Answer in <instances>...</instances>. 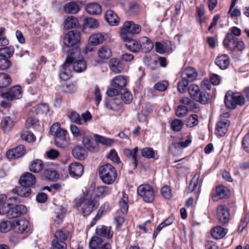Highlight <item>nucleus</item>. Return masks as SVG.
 Instances as JSON below:
<instances>
[{
  "mask_svg": "<svg viewBox=\"0 0 249 249\" xmlns=\"http://www.w3.org/2000/svg\"><path fill=\"white\" fill-rule=\"evenodd\" d=\"M11 62L7 58L0 57V70H6L11 66Z\"/></svg>",
  "mask_w": 249,
  "mask_h": 249,
  "instance_id": "0e129e2a",
  "label": "nucleus"
},
{
  "mask_svg": "<svg viewBox=\"0 0 249 249\" xmlns=\"http://www.w3.org/2000/svg\"><path fill=\"white\" fill-rule=\"evenodd\" d=\"M126 80L121 75L115 77L112 81L111 86L122 89L126 85Z\"/></svg>",
  "mask_w": 249,
  "mask_h": 249,
  "instance_id": "72a5a7b5",
  "label": "nucleus"
},
{
  "mask_svg": "<svg viewBox=\"0 0 249 249\" xmlns=\"http://www.w3.org/2000/svg\"><path fill=\"white\" fill-rule=\"evenodd\" d=\"M95 141L105 145H110L114 143V141L110 138H106L98 134L94 135Z\"/></svg>",
  "mask_w": 249,
  "mask_h": 249,
  "instance_id": "603ef678",
  "label": "nucleus"
},
{
  "mask_svg": "<svg viewBox=\"0 0 249 249\" xmlns=\"http://www.w3.org/2000/svg\"><path fill=\"white\" fill-rule=\"evenodd\" d=\"M179 102L180 103L184 105L187 108L190 110H194L196 108V105L195 103L190 99L189 97H183L179 99Z\"/></svg>",
  "mask_w": 249,
  "mask_h": 249,
  "instance_id": "a18cd8bd",
  "label": "nucleus"
},
{
  "mask_svg": "<svg viewBox=\"0 0 249 249\" xmlns=\"http://www.w3.org/2000/svg\"><path fill=\"white\" fill-rule=\"evenodd\" d=\"M111 51L107 46H103L98 50V55L101 58L108 59L111 55Z\"/></svg>",
  "mask_w": 249,
  "mask_h": 249,
  "instance_id": "864d4df0",
  "label": "nucleus"
},
{
  "mask_svg": "<svg viewBox=\"0 0 249 249\" xmlns=\"http://www.w3.org/2000/svg\"><path fill=\"white\" fill-rule=\"evenodd\" d=\"M168 86V82L164 80L161 82H158L154 85V89L156 90L163 91L165 90Z\"/></svg>",
  "mask_w": 249,
  "mask_h": 249,
  "instance_id": "e2e57ef3",
  "label": "nucleus"
},
{
  "mask_svg": "<svg viewBox=\"0 0 249 249\" xmlns=\"http://www.w3.org/2000/svg\"><path fill=\"white\" fill-rule=\"evenodd\" d=\"M141 155L142 157L148 159L158 158L157 153L150 147H145L142 149Z\"/></svg>",
  "mask_w": 249,
  "mask_h": 249,
  "instance_id": "37998d69",
  "label": "nucleus"
},
{
  "mask_svg": "<svg viewBox=\"0 0 249 249\" xmlns=\"http://www.w3.org/2000/svg\"><path fill=\"white\" fill-rule=\"evenodd\" d=\"M78 26V20L73 16H69L65 20L64 27L67 29L76 28Z\"/></svg>",
  "mask_w": 249,
  "mask_h": 249,
  "instance_id": "ea45409f",
  "label": "nucleus"
},
{
  "mask_svg": "<svg viewBox=\"0 0 249 249\" xmlns=\"http://www.w3.org/2000/svg\"><path fill=\"white\" fill-rule=\"evenodd\" d=\"M231 196L230 189L221 184H219V199H227Z\"/></svg>",
  "mask_w": 249,
  "mask_h": 249,
  "instance_id": "a19ab883",
  "label": "nucleus"
},
{
  "mask_svg": "<svg viewBox=\"0 0 249 249\" xmlns=\"http://www.w3.org/2000/svg\"><path fill=\"white\" fill-rule=\"evenodd\" d=\"M69 231L63 229L57 231L55 234V238L52 241V245L56 249H67L65 241L67 239Z\"/></svg>",
  "mask_w": 249,
  "mask_h": 249,
  "instance_id": "1a4fd4ad",
  "label": "nucleus"
},
{
  "mask_svg": "<svg viewBox=\"0 0 249 249\" xmlns=\"http://www.w3.org/2000/svg\"><path fill=\"white\" fill-rule=\"evenodd\" d=\"M12 82L11 77L7 73H0V89L8 87Z\"/></svg>",
  "mask_w": 249,
  "mask_h": 249,
  "instance_id": "e433bc0d",
  "label": "nucleus"
},
{
  "mask_svg": "<svg viewBox=\"0 0 249 249\" xmlns=\"http://www.w3.org/2000/svg\"><path fill=\"white\" fill-rule=\"evenodd\" d=\"M13 224L14 229L18 227V231L21 233L28 232L30 229L29 222L25 219H21L19 221H13Z\"/></svg>",
  "mask_w": 249,
  "mask_h": 249,
  "instance_id": "4be33fe9",
  "label": "nucleus"
},
{
  "mask_svg": "<svg viewBox=\"0 0 249 249\" xmlns=\"http://www.w3.org/2000/svg\"><path fill=\"white\" fill-rule=\"evenodd\" d=\"M105 18L108 23L112 26H116L120 22L119 18L111 10H107L105 15Z\"/></svg>",
  "mask_w": 249,
  "mask_h": 249,
  "instance_id": "bb28decb",
  "label": "nucleus"
},
{
  "mask_svg": "<svg viewBox=\"0 0 249 249\" xmlns=\"http://www.w3.org/2000/svg\"><path fill=\"white\" fill-rule=\"evenodd\" d=\"M84 151V149L83 147L78 146L72 149V154L75 159L82 160L85 159Z\"/></svg>",
  "mask_w": 249,
  "mask_h": 249,
  "instance_id": "8fccbe9b",
  "label": "nucleus"
},
{
  "mask_svg": "<svg viewBox=\"0 0 249 249\" xmlns=\"http://www.w3.org/2000/svg\"><path fill=\"white\" fill-rule=\"evenodd\" d=\"M14 53V49L12 46L0 48V57L9 59Z\"/></svg>",
  "mask_w": 249,
  "mask_h": 249,
  "instance_id": "79ce46f5",
  "label": "nucleus"
},
{
  "mask_svg": "<svg viewBox=\"0 0 249 249\" xmlns=\"http://www.w3.org/2000/svg\"><path fill=\"white\" fill-rule=\"evenodd\" d=\"M11 229H14L12 221H3L0 223V231L1 232H6L10 231Z\"/></svg>",
  "mask_w": 249,
  "mask_h": 249,
  "instance_id": "6e6d98bb",
  "label": "nucleus"
},
{
  "mask_svg": "<svg viewBox=\"0 0 249 249\" xmlns=\"http://www.w3.org/2000/svg\"><path fill=\"white\" fill-rule=\"evenodd\" d=\"M105 39L104 35L101 33H96L90 36L89 42L93 46H96L103 42Z\"/></svg>",
  "mask_w": 249,
  "mask_h": 249,
  "instance_id": "c9c22d12",
  "label": "nucleus"
},
{
  "mask_svg": "<svg viewBox=\"0 0 249 249\" xmlns=\"http://www.w3.org/2000/svg\"><path fill=\"white\" fill-rule=\"evenodd\" d=\"M181 78L191 82L195 81L197 77L196 70L191 67H187L181 73Z\"/></svg>",
  "mask_w": 249,
  "mask_h": 249,
  "instance_id": "412c9836",
  "label": "nucleus"
},
{
  "mask_svg": "<svg viewBox=\"0 0 249 249\" xmlns=\"http://www.w3.org/2000/svg\"><path fill=\"white\" fill-rule=\"evenodd\" d=\"M43 179L55 181L59 178V174L53 168L46 167L40 174Z\"/></svg>",
  "mask_w": 249,
  "mask_h": 249,
  "instance_id": "a211bd4d",
  "label": "nucleus"
},
{
  "mask_svg": "<svg viewBox=\"0 0 249 249\" xmlns=\"http://www.w3.org/2000/svg\"><path fill=\"white\" fill-rule=\"evenodd\" d=\"M84 172L82 164L78 162L71 163L69 167V172L71 177L78 178L80 177Z\"/></svg>",
  "mask_w": 249,
  "mask_h": 249,
  "instance_id": "6ab92c4d",
  "label": "nucleus"
},
{
  "mask_svg": "<svg viewBox=\"0 0 249 249\" xmlns=\"http://www.w3.org/2000/svg\"><path fill=\"white\" fill-rule=\"evenodd\" d=\"M123 40L126 42L125 44L126 48L130 51L133 53H138L140 51V43H139L137 40L131 39L129 36L128 39Z\"/></svg>",
  "mask_w": 249,
  "mask_h": 249,
  "instance_id": "2f4dec72",
  "label": "nucleus"
},
{
  "mask_svg": "<svg viewBox=\"0 0 249 249\" xmlns=\"http://www.w3.org/2000/svg\"><path fill=\"white\" fill-rule=\"evenodd\" d=\"M230 217V212L229 208L225 205H219V222L227 224L229 222Z\"/></svg>",
  "mask_w": 249,
  "mask_h": 249,
  "instance_id": "aec40b11",
  "label": "nucleus"
},
{
  "mask_svg": "<svg viewBox=\"0 0 249 249\" xmlns=\"http://www.w3.org/2000/svg\"><path fill=\"white\" fill-rule=\"evenodd\" d=\"M108 65L110 70L116 73L121 72L123 70L122 63L116 58H111L109 60Z\"/></svg>",
  "mask_w": 249,
  "mask_h": 249,
  "instance_id": "7c9ffc66",
  "label": "nucleus"
},
{
  "mask_svg": "<svg viewBox=\"0 0 249 249\" xmlns=\"http://www.w3.org/2000/svg\"><path fill=\"white\" fill-rule=\"evenodd\" d=\"M189 108L182 105H179L176 109V114L178 117H182L187 115Z\"/></svg>",
  "mask_w": 249,
  "mask_h": 249,
  "instance_id": "bf43d9fd",
  "label": "nucleus"
},
{
  "mask_svg": "<svg viewBox=\"0 0 249 249\" xmlns=\"http://www.w3.org/2000/svg\"><path fill=\"white\" fill-rule=\"evenodd\" d=\"M96 233L99 236L111 238L113 235V232L111 231V227L104 225L101 226L96 228Z\"/></svg>",
  "mask_w": 249,
  "mask_h": 249,
  "instance_id": "cd10ccee",
  "label": "nucleus"
},
{
  "mask_svg": "<svg viewBox=\"0 0 249 249\" xmlns=\"http://www.w3.org/2000/svg\"><path fill=\"white\" fill-rule=\"evenodd\" d=\"M80 39V34L79 32L75 31H71L65 34L63 39V43L65 46L68 48L72 47V48L68 51V55H70L71 53L74 56L75 54H80V52L78 46Z\"/></svg>",
  "mask_w": 249,
  "mask_h": 249,
  "instance_id": "f03ea898",
  "label": "nucleus"
},
{
  "mask_svg": "<svg viewBox=\"0 0 249 249\" xmlns=\"http://www.w3.org/2000/svg\"><path fill=\"white\" fill-rule=\"evenodd\" d=\"M174 221V218L172 216H169L164 221L161 223L157 228L156 230L153 233V237L156 238L159 232L164 227L169 226L172 224Z\"/></svg>",
  "mask_w": 249,
  "mask_h": 249,
  "instance_id": "4c0bfd02",
  "label": "nucleus"
},
{
  "mask_svg": "<svg viewBox=\"0 0 249 249\" xmlns=\"http://www.w3.org/2000/svg\"><path fill=\"white\" fill-rule=\"evenodd\" d=\"M141 31V27L133 21H125L121 29L120 36L123 40L128 39L129 35L138 34Z\"/></svg>",
  "mask_w": 249,
  "mask_h": 249,
  "instance_id": "0eeeda50",
  "label": "nucleus"
},
{
  "mask_svg": "<svg viewBox=\"0 0 249 249\" xmlns=\"http://www.w3.org/2000/svg\"><path fill=\"white\" fill-rule=\"evenodd\" d=\"M242 146L246 152L249 153V130L242 139Z\"/></svg>",
  "mask_w": 249,
  "mask_h": 249,
  "instance_id": "69168bd1",
  "label": "nucleus"
},
{
  "mask_svg": "<svg viewBox=\"0 0 249 249\" xmlns=\"http://www.w3.org/2000/svg\"><path fill=\"white\" fill-rule=\"evenodd\" d=\"M99 177L102 181L107 184H111L115 181L117 172L116 169L110 164L106 163L99 168Z\"/></svg>",
  "mask_w": 249,
  "mask_h": 249,
  "instance_id": "7ed1b4c3",
  "label": "nucleus"
},
{
  "mask_svg": "<svg viewBox=\"0 0 249 249\" xmlns=\"http://www.w3.org/2000/svg\"><path fill=\"white\" fill-rule=\"evenodd\" d=\"M13 192L21 197H27L30 196L31 190L30 188L20 185L13 189Z\"/></svg>",
  "mask_w": 249,
  "mask_h": 249,
  "instance_id": "f704fd0d",
  "label": "nucleus"
},
{
  "mask_svg": "<svg viewBox=\"0 0 249 249\" xmlns=\"http://www.w3.org/2000/svg\"><path fill=\"white\" fill-rule=\"evenodd\" d=\"M76 206L80 209L84 216L89 215L93 211L95 202L91 198L79 199L76 203Z\"/></svg>",
  "mask_w": 249,
  "mask_h": 249,
  "instance_id": "9d476101",
  "label": "nucleus"
},
{
  "mask_svg": "<svg viewBox=\"0 0 249 249\" xmlns=\"http://www.w3.org/2000/svg\"><path fill=\"white\" fill-rule=\"evenodd\" d=\"M64 9L67 13L75 14L79 10V7L76 2H70L65 5Z\"/></svg>",
  "mask_w": 249,
  "mask_h": 249,
  "instance_id": "c03bdc74",
  "label": "nucleus"
},
{
  "mask_svg": "<svg viewBox=\"0 0 249 249\" xmlns=\"http://www.w3.org/2000/svg\"><path fill=\"white\" fill-rule=\"evenodd\" d=\"M223 44L225 48L232 52L236 50L242 52L245 49L244 42L242 40H238L230 33L226 35Z\"/></svg>",
  "mask_w": 249,
  "mask_h": 249,
  "instance_id": "39448f33",
  "label": "nucleus"
},
{
  "mask_svg": "<svg viewBox=\"0 0 249 249\" xmlns=\"http://www.w3.org/2000/svg\"><path fill=\"white\" fill-rule=\"evenodd\" d=\"M188 91L191 98L202 104L208 103L209 100V95L204 91H201L199 87L196 84H192L189 86Z\"/></svg>",
  "mask_w": 249,
  "mask_h": 249,
  "instance_id": "423d86ee",
  "label": "nucleus"
},
{
  "mask_svg": "<svg viewBox=\"0 0 249 249\" xmlns=\"http://www.w3.org/2000/svg\"><path fill=\"white\" fill-rule=\"evenodd\" d=\"M231 116L229 112H223L220 115L221 120H219V136L223 137L227 132L230 121L227 119Z\"/></svg>",
  "mask_w": 249,
  "mask_h": 249,
  "instance_id": "ddd939ff",
  "label": "nucleus"
},
{
  "mask_svg": "<svg viewBox=\"0 0 249 249\" xmlns=\"http://www.w3.org/2000/svg\"><path fill=\"white\" fill-rule=\"evenodd\" d=\"M26 152V149L23 145L20 144L17 147L9 149L6 152V155L10 160L16 159L23 156Z\"/></svg>",
  "mask_w": 249,
  "mask_h": 249,
  "instance_id": "2eb2a0df",
  "label": "nucleus"
},
{
  "mask_svg": "<svg viewBox=\"0 0 249 249\" xmlns=\"http://www.w3.org/2000/svg\"><path fill=\"white\" fill-rule=\"evenodd\" d=\"M138 152V148L135 147L133 149H124V154L127 157L131 159L133 169L136 168L137 166V155Z\"/></svg>",
  "mask_w": 249,
  "mask_h": 249,
  "instance_id": "393cba45",
  "label": "nucleus"
},
{
  "mask_svg": "<svg viewBox=\"0 0 249 249\" xmlns=\"http://www.w3.org/2000/svg\"><path fill=\"white\" fill-rule=\"evenodd\" d=\"M119 206L121 213L123 214H126L128 209V196L124 194L122 198L119 202Z\"/></svg>",
  "mask_w": 249,
  "mask_h": 249,
  "instance_id": "de8ad7c7",
  "label": "nucleus"
},
{
  "mask_svg": "<svg viewBox=\"0 0 249 249\" xmlns=\"http://www.w3.org/2000/svg\"><path fill=\"white\" fill-rule=\"evenodd\" d=\"M198 123V116L196 114H193L188 118L186 125L190 127H192L196 125Z\"/></svg>",
  "mask_w": 249,
  "mask_h": 249,
  "instance_id": "680f3d73",
  "label": "nucleus"
},
{
  "mask_svg": "<svg viewBox=\"0 0 249 249\" xmlns=\"http://www.w3.org/2000/svg\"><path fill=\"white\" fill-rule=\"evenodd\" d=\"M50 133L54 137V143L60 148H65L69 144V142L66 138L67 131L60 127L59 123H55L51 126Z\"/></svg>",
  "mask_w": 249,
  "mask_h": 249,
  "instance_id": "f257e3e1",
  "label": "nucleus"
},
{
  "mask_svg": "<svg viewBox=\"0 0 249 249\" xmlns=\"http://www.w3.org/2000/svg\"><path fill=\"white\" fill-rule=\"evenodd\" d=\"M86 11L91 15H98L101 13L102 9L100 5L96 2L88 4L85 8Z\"/></svg>",
  "mask_w": 249,
  "mask_h": 249,
  "instance_id": "473e14b6",
  "label": "nucleus"
},
{
  "mask_svg": "<svg viewBox=\"0 0 249 249\" xmlns=\"http://www.w3.org/2000/svg\"><path fill=\"white\" fill-rule=\"evenodd\" d=\"M44 164L43 162L39 159L34 160L32 161L29 166V170L31 172L34 173H41L44 170Z\"/></svg>",
  "mask_w": 249,
  "mask_h": 249,
  "instance_id": "a878e982",
  "label": "nucleus"
},
{
  "mask_svg": "<svg viewBox=\"0 0 249 249\" xmlns=\"http://www.w3.org/2000/svg\"><path fill=\"white\" fill-rule=\"evenodd\" d=\"M21 138L29 142H33L36 140V138L33 133L29 131H25L22 132Z\"/></svg>",
  "mask_w": 249,
  "mask_h": 249,
  "instance_id": "13d9d810",
  "label": "nucleus"
},
{
  "mask_svg": "<svg viewBox=\"0 0 249 249\" xmlns=\"http://www.w3.org/2000/svg\"><path fill=\"white\" fill-rule=\"evenodd\" d=\"M122 102L119 98H114L107 101L106 102V107L114 111L119 110L122 107Z\"/></svg>",
  "mask_w": 249,
  "mask_h": 249,
  "instance_id": "c85d7f7f",
  "label": "nucleus"
},
{
  "mask_svg": "<svg viewBox=\"0 0 249 249\" xmlns=\"http://www.w3.org/2000/svg\"><path fill=\"white\" fill-rule=\"evenodd\" d=\"M230 62V57L228 54H223L219 56V68L225 70L229 66Z\"/></svg>",
  "mask_w": 249,
  "mask_h": 249,
  "instance_id": "58836bf2",
  "label": "nucleus"
},
{
  "mask_svg": "<svg viewBox=\"0 0 249 249\" xmlns=\"http://www.w3.org/2000/svg\"><path fill=\"white\" fill-rule=\"evenodd\" d=\"M140 51L147 53L150 52L153 48V43L152 41L146 36H143L140 40Z\"/></svg>",
  "mask_w": 249,
  "mask_h": 249,
  "instance_id": "b1692460",
  "label": "nucleus"
},
{
  "mask_svg": "<svg viewBox=\"0 0 249 249\" xmlns=\"http://www.w3.org/2000/svg\"><path fill=\"white\" fill-rule=\"evenodd\" d=\"M183 123L180 119H176L172 121L171 125L174 131H179L183 126Z\"/></svg>",
  "mask_w": 249,
  "mask_h": 249,
  "instance_id": "052dcab7",
  "label": "nucleus"
},
{
  "mask_svg": "<svg viewBox=\"0 0 249 249\" xmlns=\"http://www.w3.org/2000/svg\"><path fill=\"white\" fill-rule=\"evenodd\" d=\"M137 193L143 200L151 203L155 198V192L152 186L147 184H141L137 188Z\"/></svg>",
  "mask_w": 249,
  "mask_h": 249,
  "instance_id": "6e6552de",
  "label": "nucleus"
},
{
  "mask_svg": "<svg viewBox=\"0 0 249 249\" xmlns=\"http://www.w3.org/2000/svg\"><path fill=\"white\" fill-rule=\"evenodd\" d=\"M22 89L19 85H16L10 88L7 91L1 94L3 98L8 101L18 99L22 96Z\"/></svg>",
  "mask_w": 249,
  "mask_h": 249,
  "instance_id": "f8f14e48",
  "label": "nucleus"
},
{
  "mask_svg": "<svg viewBox=\"0 0 249 249\" xmlns=\"http://www.w3.org/2000/svg\"><path fill=\"white\" fill-rule=\"evenodd\" d=\"M161 194L163 197L166 199H170L172 197V190L168 186H165L161 188Z\"/></svg>",
  "mask_w": 249,
  "mask_h": 249,
  "instance_id": "774afa93",
  "label": "nucleus"
},
{
  "mask_svg": "<svg viewBox=\"0 0 249 249\" xmlns=\"http://www.w3.org/2000/svg\"><path fill=\"white\" fill-rule=\"evenodd\" d=\"M1 125L4 131H8L13 125V121L10 117H5L2 120Z\"/></svg>",
  "mask_w": 249,
  "mask_h": 249,
  "instance_id": "3c124183",
  "label": "nucleus"
},
{
  "mask_svg": "<svg viewBox=\"0 0 249 249\" xmlns=\"http://www.w3.org/2000/svg\"><path fill=\"white\" fill-rule=\"evenodd\" d=\"M34 111L36 115H43L49 111V107L47 104H41L37 105L34 108Z\"/></svg>",
  "mask_w": 249,
  "mask_h": 249,
  "instance_id": "49530a36",
  "label": "nucleus"
},
{
  "mask_svg": "<svg viewBox=\"0 0 249 249\" xmlns=\"http://www.w3.org/2000/svg\"><path fill=\"white\" fill-rule=\"evenodd\" d=\"M70 54V55H67L59 74L60 79L64 81L68 80L71 76L72 63L75 59L73 55Z\"/></svg>",
  "mask_w": 249,
  "mask_h": 249,
  "instance_id": "9b49d317",
  "label": "nucleus"
},
{
  "mask_svg": "<svg viewBox=\"0 0 249 249\" xmlns=\"http://www.w3.org/2000/svg\"><path fill=\"white\" fill-rule=\"evenodd\" d=\"M36 182L35 176L29 172L25 173L19 179V183L20 185L29 188L34 186Z\"/></svg>",
  "mask_w": 249,
  "mask_h": 249,
  "instance_id": "dca6fc26",
  "label": "nucleus"
},
{
  "mask_svg": "<svg viewBox=\"0 0 249 249\" xmlns=\"http://www.w3.org/2000/svg\"><path fill=\"white\" fill-rule=\"evenodd\" d=\"M26 207L23 205H17L15 206H11L10 210L8 214L9 218H16L20 217L26 213Z\"/></svg>",
  "mask_w": 249,
  "mask_h": 249,
  "instance_id": "f3484780",
  "label": "nucleus"
},
{
  "mask_svg": "<svg viewBox=\"0 0 249 249\" xmlns=\"http://www.w3.org/2000/svg\"><path fill=\"white\" fill-rule=\"evenodd\" d=\"M190 82L187 80L182 79L181 81L178 83V91L181 93H186L188 91L189 86V83Z\"/></svg>",
  "mask_w": 249,
  "mask_h": 249,
  "instance_id": "5fc2aeb1",
  "label": "nucleus"
},
{
  "mask_svg": "<svg viewBox=\"0 0 249 249\" xmlns=\"http://www.w3.org/2000/svg\"><path fill=\"white\" fill-rule=\"evenodd\" d=\"M86 26L90 28H96L99 25L98 21L93 18H88L85 19Z\"/></svg>",
  "mask_w": 249,
  "mask_h": 249,
  "instance_id": "338daca9",
  "label": "nucleus"
},
{
  "mask_svg": "<svg viewBox=\"0 0 249 249\" xmlns=\"http://www.w3.org/2000/svg\"><path fill=\"white\" fill-rule=\"evenodd\" d=\"M70 130L72 134L77 138L85 136L86 133L85 129L79 128L74 124H71L70 125Z\"/></svg>",
  "mask_w": 249,
  "mask_h": 249,
  "instance_id": "09e8293b",
  "label": "nucleus"
},
{
  "mask_svg": "<svg viewBox=\"0 0 249 249\" xmlns=\"http://www.w3.org/2000/svg\"><path fill=\"white\" fill-rule=\"evenodd\" d=\"M79 54L74 55L75 59L72 63V69L76 71L81 72L86 70L87 65L84 60H77V56Z\"/></svg>",
  "mask_w": 249,
  "mask_h": 249,
  "instance_id": "c756f323",
  "label": "nucleus"
},
{
  "mask_svg": "<svg viewBox=\"0 0 249 249\" xmlns=\"http://www.w3.org/2000/svg\"><path fill=\"white\" fill-rule=\"evenodd\" d=\"M224 102L225 106L230 109H235L238 106L245 105L246 99L243 95H236L232 90L227 91L225 95Z\"/></svg>",
  "mask_w": 249,
  "mask_h": 249,
  "instance_id": "20e7f679",
  "label": "nucleus"
},
{
  "mask_svg": "<svg viewBox=\"0 0 249 249\" xmlns=\"http://www.w3.org/2000/svg\"><path fill=\"white\" fill-rule=\"evenodd\" d=\"M82 142L85 148L89 151L93 152L98 151L99 147L97 142H94L91 137L83 136Z\"/></svg>",
  "mask_w": 249,
  "mask_h": 249,
  "instance_id": "5701e85b",
  "label": "nucleus"
},
{
  "mask_svg": "<svg viewBox=\"0 0 249 249\" xmlns=\"http://www.w3.org/2000/svg\"><path fill=\"white\" fill-rule=\"evenodd\" d=\"M102 239L98 236H94L90 240L89 246L91 249H96L102 244Z\"/></svg>",
  "mask_w": 249,
  "mask_h": 249,
  "instance_id": "4d7b16f0",
  "label": "nucleus"
},
{
  "mask_svg": "<svg viewBox=\"0 0 249 249\" xmlns=\"http://www.w3.org/2000/svg\"><path fill=\"white\" fill-rule=\"evenodd\" d=\"M69 118L71 121L77 124H82L83 122L86 123L91 118V115L89 112L83 113L81 117L75 111H72L70 113Z\"/></svg>",
  "mask_w": 249,
  "mask_h": 249,
  "instance_id": "4468645a",
  "label": "nucleus"
}]
</instances>
